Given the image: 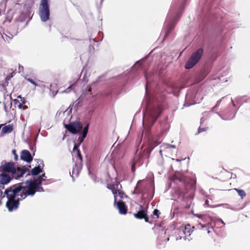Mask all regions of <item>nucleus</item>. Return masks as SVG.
Returning a JSON list of instances; mask_svg holds the SVG:
<instances>
[{
  "instance_id": "obj_5",
  "label": "nucleus",
  "mask_w": 250,
  "mask_h": 250,
  "mask_svg": "<svg viewBox=\"0 0 250 250\" xmlns=\"http://www.w3.org/2000/svg\"><path fill=\"white\" fill-rule=\"evenodd\" d=\"M203 50L201 48L198 49L194 52L189 59L186 64L187 69H190L194 66L201 58L203 55Z\"/></svg>"
},
{
  "instance_id": "obj_14",
  "label": "nucleus",
  "mask_w": 250,
  "mask_h": 250,
  "mask_svg": "<svg viewBox=\"0 0 250 250\" xmlns=\"http://www.w3.org/2000/svg\"><path fill=\"white\" fill-rule=\"evenodd\" d=\"M147 214L146 211L144 210H140L138 211L137 213H134L133 214L134 217L138 219H142L143 217H145V216Z\"/></svg>"
},
{
  "instance_id": "obj_21",
  "label": "nucleus",
  "mask_w": 250,
  "mask_h": 250,
  "mask_svg": "<svg viewBox=\"0 0 250 250\" xmlns=\"http://www.w3.org/2000/svg\"><path fill=\"white\" fill-rule=\"evenodd\" d=\"M91 91V87L88 86L85 88V93L86 94L89 93L90 95L91 96L92 95Z\"/></svg>"
},
{
  "instance_id": "obj_2",
  "label": "nucleus",
  "mask_w": 250,
  "mask_h": 250,
  "mask_svg": "<svg viewBox=\"0 0 250 250\" xmlns=\"http://www.w3.org/2000/svg\"><path fill=\"white\" fill-rule=\"evenodd\" d=\"M222 0H200L197 16H222L220 7Z\"/></svg>"
},
{
  "instance_id": "obj_16",
  "label": "nucleus",
  "mask_w": 250,
  "mask_h": 250,
  "mask_svg": "<svg viewBox=\"0 0 250 250\" xmlns=\"http://www.w3.org/2000/svg\"><path fill=\"white\" fill-rule=\"evenodd\" d=\"M15 103L20 109H21L23 104H24V100L20 96H18L17 99L15 100Z\"/></svg>"
},
{
  "instance_id": "obj_26",
  "label": "nucleus",
  "mask_w": 250,
  "mask_h": 250,
  "mask_svg": "<svg viewBox=\"0 0 250 250\" xmlns=\"http://www.w3.org/2000/svg\"><path fill=\"white\" fill-rule=\"evenodd\" d=\"M159 210L157 209H155L153 211V214L158 216Z\"/></svg>"
},
{
  "instance_id": "obj_4",
  "label": "nucleus",
  "mask_w": 250,
  "mask_h": 250,
  "mask_svg": "<svg viewBox=\"0 0 250 250\" xmlns=\"http://www.w3.org/2000/svg\"><path fill=\"white\" fill-rule=\"evenodd\" d=\"M188 0H174L170 8V16H181L184 11Z\"/></svg>"
},
{
  "instance_id": "obj_6",
  "label": "nucleus",
  "mask_w": 250,
  "mask_h": 250,
  "mask_svg": "<svg viewBox=\"0 0 250 250\" xmlns=\"http://www.w3.org/2000/svg\"><path fill=\"white\" fill-rule=\"evenodd\" d=\"M49 0H41L39 7V16H50Z\"/></svg>"
},
{
  "instance_id": "obj_22",
  "label": "nucleus",
  "mask_w": 250,
  "mask_h": 250,
  "mask_svg": "<svg viewBox=\"0 0 250 250\" xmlns=\"http://www.w3.org/2000/svg\"><path fill=\"white\" fill-rule=\"evenodd\" d=\"M162 146L164 147L167 148H175L174 146L170 145H163Z\"/></svg>"
},
{
  "instance_id": "obj_12",
  "label": "nucleus",
  "mask_w": 250,
  "mask_h": 250,
  "mask_svg": "<svg viewBox=\"0 0 250 250\" xmlns=\"http://www.w3.org/2000/svg\"><path fill=\"white\" fill-rule=\"evenodd\" d=\"M33 8L31 5L29 4H24L21 16H30L32 12Z\"/></svg>"
},
{
  "instance_id": "obj_33",
  "label": "nucleus",
  "mask_w": 250,
  "mask_h": 250,
  "mask_svg": "<svg viewBox=\"0 0 250 250\" xmlns=\"http://www.w3.org/2000/svg\"><path fill=\"white\" fill-rule=\"evenodd\" d=\"M222 223L224 224L223 221H221Z\"/></svg>"
},
{
  "instance_id": "obj_25",
  "label": "nucleus",
  "mask_w": 250,
  "mask_h": 250,
  "mask_svg": "<svg viewBox=\"0 0 250 250\" xmlns=\"http://www.w3.org/2000/svg\"><path fill=\"white\" fill-rule=\"evenodd\" d=\"M27 81L29 82L30 83L34 85L35 86H38V84L34 82L31 79H28Z\"/></svg>"
},
{
  "instance_id": "obj_1",
  "label": "nucleus",
  "mask_w": 250,
  "mask_h": 250,
  "mask_svg": "<svg viewBox=\"0 0 250 250\" xmlns=\"http://www.w3.org/2000/svg\"><path fill=\"white\" fill-rule=\"evenodd\" d=\"M44 180L41 176L38 178L39 183L34 181H27L16 187H11L5 190L7 201L6 206L9 211L16 209L19 205V201L25 199L27 196H33L36 192H43L41 183Z\"/></svg>"
},
{
  "instance_id": "obj_19",
  "label": "nucleus",
  "mask_w": 250,
  "mask_h": 250,
  "mask_svg": "<svg viewBox=\"0 0 250 250\" xmlns=\"http://www.w3.org/2000/svg\"><path fill=\"white\" fill-rule=\"evenodd\" d=\"M113 193L114 195V202H115L116 201V198L118 195L122 198H123L125 196L124 193L121 191H120V190H118V192H113Z\"/></svg>"
},
{
  "instance_id": "obj_32",
  "label": "nucleus",
  "mask_w": 250,
  "mask_h": 250,
  "mask_svg": "<svg viewBox=\"0 0 250 250\" xmlns=\"http://www.w3.org/2000/svg\"><path fill=\"white\" fill-rule=\"evenodd\" d=\"M8 0H4V1L6 2Z\"/></svg>"
},
{
  "instance_id": "obj_24",
  "label": "nucleus",
  "mask_w": 250,
  "mask_h": 250,
  "mask_svg": "<svg viewBox=\"0 0 250 250\" xmlns=\"http://www.w3.org/2000/svg\"><path fill=\"white\" fill-rule=\"evenodd\" d=\"M49 20V17H41V21L45 22Z\"/></svg>"
},
{
  "instance_id": "obj_20",
  "label": "nucleus",
  "mask_w": 250,
  "mask_h": 250,
  "mask_svg": "<svg viewBox=\"0 0 250 250\" xmlns=\"http://www.w3.org/2000/svg\"><path fill=\"white\" fill-rule=\"evenodd\" d=\"M234 190L236 191L238 195L243 198L246 196V193L244 190L239 189L237 188H234Z\"/></svg>"
},
{
  "instance_id": "obj_31",
  "label": "nucleus",
  "mask_w": 250,
  "mask_h": 250,
  "mask_svg": "<svg viewBox=\"0 0 250 250\" xmlns=\"http://www.w3.org/2000/svg\"><path fill=\"white\" fill-rule=\"evenodd\" d=\"M175 161L177 162H180V160L179 159H176Z\"/></svg>"
},
{
  "instance_id": "obj_29",
  "label": "nucleus",
  "mask_w": 250,
  "mask_h": 250,
  "mask_svg": "<svg viewBox=\"0 0 250 250\" xmlns=\"http://www.w3.org/2000/svg\"><path fill=\"white\" fill-rule=\"evenodd\" d=\"M68 113H69V111H65L63 112V114H68Z\"/></svg>"
},
{
  "instance_id": "obj_13",
  "label": "nucleus",
  "mask_w": 250,
  "mask_h": 250,
  "mask_svg": "<svg viewBox=\"0 0 250 250\" xmlns=\"http://www.w3.org/2000/svg\"><path fill=\"white\" fill-rule=\"evenodd\" d=\"M117 205L119 213L123 215H125L126 213L127 210L124 203L123 202H118Z\"/></svg>"
},
{
  "instance_id": "obj_10",
  "label": "nucleus",
  "mask_w": 250,
  "mask_h": 250,
  "mask_svg": "<svg viewBox=\"0 0 250 250\" xmlns=\"http://www.w3.org/2000/svg\"><path fill=\"white\" fill-rule=\"evenodd\" d=\"M21 159L27 163H30L32 161L33 158L29 151L23 150L21 153Z\"/></svg>"
},
{
  "instance_id": "obj_3",
  "label": "nucleus",
  "mask_w": 250,
  "mask_h": 250,
  "mask_svg": "<svg viewBox=\"0 0 250 250\" xmlns=\"http://www.w3.org/2000/svg\"><path fill=\"white\" fill-rule=\"evenodd\" d=\"M0 172L10 173L12 178L18 180L23 177L26 172V169L16 167L13 163L6 162L0 166Z\"/></svg>"
},
{
  "instance_id": "obj_15",
  "label": "nucleus",
  "mask_w": 250,
  "mask_h": 250,
  "mask_svg": "<svg viewBox=\"0 0 250 250\" xmlns=\"http://www.w3.org/2000/svg\"><path fill=\"white\" fill-rule=\"evenodd\" d=\"M13 129V126L12 125H8L4 126L2 129V133L4 134L11 133Z\"/></svg>"
},
{
  "instance_id": "obj_23",
  "label": "nucleus",
  "mask_w": 250,
  "mask_h": 250,
  "mask_svg": "<svg viewBox=\"0 0 250 250\" xmlns=\"http://www.w3.org/2000/svg\"><path fill=\"white\" fill-rule=\"evenodd\" d=\"M12 153L13 154H14V159L15 160L17 161L18 159V155L16 154V151L15 149L13 150H12Z\"/></svg>"
},
{
  "instance_id": "obj_9",
  "label": "nucleus",
  "mask_w": 250,
  "mask_h": 250,
  "mask_svg": "<svg viewBox=\"0 0 250 250\" xmlns=\"http://www.w3.org/2000/svg\"><path fill=\"white\" fill-rule=\"evenodd\" d=\"M11 178L7 173L5 172H1L0 173V184L7 185L10 183Z\"/></svg>"
},
{
  "instance_id": "obj_30",
  "label": "nucleus",
  "mask_w": 250,
  "mask_h": 250,
  "mask_svg": "<svg viewBox=\"0 0 250 250\" xmlns=\"http://www.w3.org/2000/svg\"><path fill=\"white\" fill-rule=\"evenodd\" d=\"M72 4H73V5L74 6H75V7H78V5H77V4H75V3H73Z\"/></svg>"
},
{
  "instance_id": "obj_7",
  "label": "nucleus",
  "mask_w": 250,
  "mask_h": 250,
  "mask_svg": "<svg viewBox=\"0 0 250 250\" xmlns=\"http://www.w3.org/2000/svg\"><path fill=\"white\" fill-rule=\"evenodd\" d=\"M65 128L72 134H76L82 128L83 125L80 122H73L64 125Z\"/></svg>"
},
{
  "instance_id": "obj_17",
  "label": "nucleus",
  "mask_w": 250,
  "mask_h": 250,
  "mask_svg": "<svg viewBox=\"0 0 250 250\" xmlns=\"http://www.w3.org/2000/svg\"><path fill=\"white\" fill-rule=\"evenodd\" d=\"M88 127H89V125H87L84 127L83 131L82 137L81 138H80L79 139L80 140V143H81L83 141V139L86 137L87 132H88Z\"/></svg>"
},
{
  "instance_id": "obj_27",
  "label": "nucleus",
  "mask_w": 250,
  "mask_h": 250,
  "mask_svg": "<svg viewBox=\"0 0 250 250\" xmlns=\"http://www.w3.org/2000/svg\"><path fill=\"white\" fill-rule=\"evenodd\" d=\"M143 218L145 219V221L146 222L148 221V218L147 216V214L145 216V217H143Z\"/></svg>"
},
{
  "instance_id": "obj_8",
  "label": "nucleus",
  "mask_w": 250,
  "mask_h": 250,
  "mask_svg": "<svg viewBox=\"0 0 250 250\" xmlns=\"http://www.w3.org/2000/svg\"><path fill=\"white\" fill-rule=\"evenodd\" d=\"M192 232L190 229V226L189 225H187L185 227H181L179 229V234L182 235V234L185 235V237H184V239L185 240H187V236H189Z\"/></svg>"
},
{
  "instance_id": "obj_18",
  "label": "nucleus",
  "mask_w": 250,
  "mask_h": 250,
  "mask_svg": "<svg viewBox=\"0 0 250 250\" xmlns=\"http://www.w3.org/2000/svg\"><path fill=\"white\" fill-rule=\"evenodd\" d=\"M42 172V168L40 166L35 167L31 170V174L36 175Z\"/></svg>"
},
{
  "instance_id": "obj_11",
  "label": "nucleus",
  "mask_w": 250,
  "mask_h": 250,
  "mask_svg": "<svg viewBox=\"0 0 250 250\" xmlns=\"http://www.w3.org/2000/svg\"><path fill=\"white\" fill-rule=\"evenodd\" d=\"M72 154L73 156L75 157L77 159H78L80 164L81 165L82 162V157L80 153V151L78 148V146H76V145H75L73 147Z\"/></svg>"
},
{
  "instance_id": "obj_34",
  "label": "nucleus",
  "mask_w": 250,
  "mask_h": 250,
  "mask_svg": "<svg viewBox=\"0 0 250 250\" xmlns=\"http://www.w3.org/2000/svg\"><path fill=\"white\" fill-rule=\"evenodd\" d=\"M103 0H102L101 1H102Z\"/></svg>"
},
{
  "instance_id": "obj_28",
  "label": "nucleus",
  "mask_w": 250,
  "mask_h": 250,
  "mask_svg": "<svg viewBox=\"0 0 250 250\" xmlns=\"http://www.w3.org/2000/svg\"><path fill=\"white\" fill-rule=\"evenodd\" d=\"M182 236H180L179 237V238H176V240H182Z\"/></svg>"
}]
</instances>
